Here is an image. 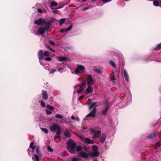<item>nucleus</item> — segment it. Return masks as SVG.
Wrapping results in <instances>:
<instances>
[{"label":"nucleus","instance_id":"473e14b6","mask_svg":"<svg viewBox=\"0 0 161 161\" xmlns=\"http://www.w3.org/2000/svg\"><path fill=\"white\" fill-rule=\"evenodd\" d=\"M72 25H71L68 28H67L66 29H65V31H68L69 30H70L72 28Z\"/></svg>","mask_w":161,"mask_h":161},{"label":"nucleus","instance_id":"e433bc0d","mask_svg":"<svg viewBox=\"0 0 161 161\" xmlns=\"http://www.w3.org/2000/svg\"><path fill=\"white\" fill-rule=\"evenodd\" d=\"M41 105L42 107H45V103L42 101H41Z\"/></svg>","mask_w":161,"mask_h":161},{"label":"nucleus","instance_id":"2f4dec72","mask_svg":"<svg viewBox=\"0 0 161 161\" xmlns=\"http://www.w3.org/2000/svg\"><path fill=\"white\" fill-rule=\"evenodd\" d=\"M42 130L45 133H47L48 132V130L46 128H42Z\"/></svg>","mask_w":161,"mask_h":161},{"label":"nucleus","instance_id":"0eeeda50","mask_svg":"<svg viewBox=\"0 0 161 161\" xmlns=\"http://www.w3.org/2000/svg\"><path fill=\"white\" fill-rule=\"evenodd\" d=\"M39 147L38 146H37L36 148V152L38 154V155H36L34 157H32V158L33 160L36 161H39V158L41 156V155L39 152Z\"/></svg>","mask_w":161,"mask_h":161},{"label":"nucleus","instance_id":"6e6552de","mask_svg":"<svg viewBox=\"0 0 161 161\" xmlns=\"http://www.w3.org/2000/svg\"><path fill=\"white\" fill-rule=\"evenodd\" d=\"M81 141L84 143L92 144L93 141L90 138L81 137L80 138Z\"/></svg>","mask_w":161,"mask_h":161},{"label":"nucleus","instance_id":"72a5a7b5","mask_svg":"<svg viewBox=\"0 0 161 161\" xmlns=\"http://www.w3.org/2000/svg\"><path fill=\"white\" fill-rule=\"evenodd\" d=\"M47 149L48 151L50 152H52L53 151V149L51 148L50 146H48L47 147Z\"/></svg>","mask_w":161,"mask_h":161},{"label":"nucleus","instance_id":"423d86ee","mask_svg":"<svg viewBox=\"0 0 161 161\" xmlns=\"http://www.w3.org/2000/svg\"><path fill=\"white\" fill-rule=\"evenodd\" d=\"M96 111L95 108H94L93 110L85 117L84 118L85 119L90 120L91 117H94L95 115Z\"/></svg>","mask_w":161,"mask_h":161},{"label":"nucleus","instance_id":"dca6fc26","mask_svg":"<svg viewBox=\"0 0 161 161\" xmlns=\"http://www.w3.org/2000/svg\"><path fill=\"white\" fill-rule=\"evenodd\" d=\"M90 100H90L88 101L89 103H88L90 109H91V108L94 107L96 104V103H91V102H90Z\"/></svg>","mask_w":161,"mask_h":161},{"label":"nucleus","instance_id":"aec40b11","mask_svg":"<svg viewBox=\"0 0 161 161\" xmlns=\"http://www.w3.org/2000/svg\"><path fill=\"white\" fill-rule=\"evenodd\" d=\"M153 5L155 6H159V2L157 0H154L153 2Z\"/></svg>","mask_w":161,"mask_h":161},{"label":"nucleus","instance_id":"20e7f679","mask_svg":"<svg viewBox=\"0 0 161 161\" xmlns=\"http://www.w3.org/2000/svg\"><path fill=\"white\" fill-rule=\"evenodd\" d=\"M91 133L92 135V138H96L99 137L101 134L99 130L96 131L94 129L91 128L90 129Z\"/></svg>","mask_w":161,"mask_h":161},{"label":"nucleus","instance_id":"c85d7f7f","mask_svg":"<svg viewBox=\"0 0 161 161\" xmlns=\"http://www.w3.org/2000/svg\"><path fill=\"white\" fill-rule=\"evenodd\" d=\"M65 21V19L64 18L62 19L60 21V25H62Z\"/></svg>","mask_w":161,"mask_h":161},{"label":"nucleus","instance_id":"7c9ffc66","mask_svg":"<svg viewBox=\"0 0 161 161\" xmlns=\"http://www.w3.org/2000/svg\"><path fill=\"white\" fill-rule=\"evenodd\" d=\"M50 54V53L48 51H45L44 53V55L45 56H48Z\"/></svg>","mask_w":161,"mask_h":161},{"label":"nucleus","instance_id":"7ed1b4c3","mask_svg":"<svg viewBox=\"0 0 161 161\" xmlns=\"http://www.w3.org/2000/svg\"><path fill=\"white\" fill-rule=\"evenodd\" d=\"M85 67L82 65H77L75 68L76 73H84L85 72Z\"/></svg>","mask_w":161,"mask_h":161},{"label":"nucleus","instance_id":"f3484780","mask_svg":"<svg viewBox=\"0 0 161 161\" xmlns=\"http://www.w3.org/2000/svg\"><path fill=\"white\" fill-rule=\"evenodd\" d=\"M65 136L67 137H71V135L68 130H66L64 132Z\"/></svg>","mask_w":161,"mask_h":161},{"label":"nucleus","instance_id":"a878e982","mask_svg":"<svg viewBox=\"0 0 161 161\" xmlns=\"http://www.w3.org/2000/svg\"><path fill=\"white\" fill-rule=\"evenodd\" d=\"M55 117L56 118L58 119H62L63 118V116L62 115L58 114H56Z\"/></svg>","mask_w":161,"mask_h":161},{"label":"nucleus","instance_id":"6ab92c4d","mask_svg":"<svg viewBox=\"0 0 161 161\" xmlns=\"http://www.w3.org/2000/svg\"><path fill=\"white\" fill-rule=\"evenodd\" d=\"M124 75L125 80L128 81H129V76L127 71L125 70H124Z\"/></svg>","mask_w":161,"mask_h":161},{"label":"nucleus","instance_id":"bb28decb","mask_svg":"<svg viewBox=\"0 0 161 161\" xmlns=\"http://www.w3.org/2000/svg\"><path fill=\"white\" fill-rule=\"evenodd\" d=\"M95 71L98 74H100L101 73V70L99 69L95 68L94 69Z\"/></svg>","mask_w":161,"mask_h":161},{"label":"nucleus","instance_id":"4d7b16f0","mask_svg":"<svg viewBox=\"0 0 161 161\" xmlns=\"http://www.w3.org/2000/svg\"><path fill=\"white\" fill-rule=\"evenodd\" d=\"M89 8H83V10H86L87 9H88Z\"/></svg>","mask_w":161,"mask_h":161},{"label":"nucleus","instance_id":"bf43d9fd","mask_svg":"<svg viewBox=\"0 0 161 161\" xmlns=\"http://www.w3.org/2000/svg\"><path fill=\"white\" fill-rule=\"evenodd\" d=\"M28 153L29 155H30V153L29 152V149L28 150Z\"/></svg>","mask_w":161,"mask_h":161},{"label":"nucleus","instance_id":"c03bdc74","mask_svg":"<svg viewBox=\"0 0 161 161\" xmlns=\"http://www.w3.org/2000/svg\"><path fill=\"white\" fill-rule=\"evenodd\" d=\"M78 158L77 157H75L72 159V161H77L78 160Z\"/></svg>","mask_w":161,"mask_h":161},{"label":"nucleus","instance_id":"37998d69","mask_svg":"<svg viewBox=\"0 0 161 161\" xmlns=\"http://www.w3.org/2000/svg\"><path fill=\"white\" fill-rule=\"evenodd\" d=\"M85 94L84 95H82L81 96H80L78 98V100H81L83 99V97L85 96Z\"/></svg>","mask_w":161,"mask_h":161},{"label":"nucleus","instance_id":"4468645a","mask_svg":"<svg viewBox=\"0 0 161 161\" xmlns=\"http://www.w3.org/2000/svg\"><path fill=\"white\" fill-rule=\"evenodd\" d=\"M38 56L40 60L42 59L43 58V52L42 50H41L39 51Z\"/></svg>","mask_w":161,"mask_h":161},{"label":"nucleus","instance_id":"8fccbe9b","mask_svg":"<svg viewBox=\"0 0 161 161\" xmlns=\"http://www.w3.org/2000/svg\"><path fill=\"white\" fill-rule=\"evenodd\" d=\"M66 31H65V30L62 29L60 31V32H62V33H63V32H64Z\"/></svg>","mask_w":161,"mask_h":161},{"label":"nucleus","instance_id":"c756f323","mask_svg":"<svg viewBox=\"0 0 161 161\" xmlns=\"http://www.w3.org/2000/svg\"><path fill=\"white\" fill-rule=\"evenodd\" d=\"M47 108L51 110H52L53 109V108L52 106L49 105H47Z\"/></svg>","mask_w":161,"mask_h":161},{"label":"nucleus","instance_id":"052dcab7","mask_svg":"<svg viewBox=\"0 0 161 161\" xmlns=\"http://www.w3.org/2000/svg\"><path fill=\"white\" fill-rule=\"evenodd\" d=\"M40 63L41 65H43V64H42V63L40 61Z\"/></svg>","mask_w":161,"mask_h":161},{"label":"nucleus","instance_id":"9d476101","mask_svg":"<svg viewBox=\"0 0 161 161\" xmlns=\"http://www.w3.org/2000/svg\"><path fill=\"white\" fill-rule=\"evenodd\" d=\"M86 84V80H85L84 81L82 82V86H80L79 85H77L75 86V88H77L79 87H80L79 89L77 91V93H79L80 92L83 90L84 89V86Z\"/></svg>","mask_w":161,"mask_h":161},{"label":"nucleus","instance_id":"ddd939ff","mask_svg":"<svg viewBox=\"0 0 161 161\" xmlns=\"http://www.w3.org/2000/svg\"><path fill=\"white\" fill-rule=\"evenodd\" d=\"M79 156L83 158H87L88 156V155L85 152L81 151L80 152Z\"/></svg>","mask_w":161,"mask_h":161},{"label":"nucleus","instance_id":"a18cd8bd","mask_svg":"<svg viewBox=\"0 0 161 161\" xmlns=\"http://www.w3.org/2000/svg\"><path fill=\"white\" fill-rule=\"evenodd\" d=\"M112 0H103V1L104 3L110 2Z\"/></svg>","mask_w":161,"mask_h":161},{"label":"nucleus","instance_id":"2eb2a0df","mask_svg":"<svg viewBox=\"0 0 161 161\" xmlns=\"http://www.w3.org/2000/svg\"><path fill=\"white\" fill-rule=\"evenodd\" d=\"M42 98L44 99H47V95L46 92L43 91L42 93Z\"/></svg>","mask_w":161,"mask_h":161},{"label":"nucleus","instance_id":"864d4df0","mask_svg":"<svg viewBox=\"0 0 161 161\" xmlns=\"http://www.w3.org/2000/svg\"><path fill=\"white\" fill-rule=\"evenodd\" d=\"M75 119L78 121H79V118L77 117L75 118Z\"/></svg>","mask_w":161,"mask_h":161},{"label":"nucleus","instance_id":"412c9836","mask_svg":"<svg viewBox=\"0 0 161 161\" xmlns=\"http://www.w3.org/2000/svg\"><path fill=\"white\" fill-rule=\"evenodd\" d=\"M33 142H31L30 144V147L32 149V152H33L35 148V146H34Z\"/></svg>","mask_w":161,"mask_h":161},{"label":"nucleus","instance_id":"1a4fd4ad","mask_svg":"<svg viewBox=\"0 0 161 161\" xmlns=\"http://www.w3.org/2000/svg\"><path fill=\"white\" fill-rule=\"evenodd\" d=\"M46 22V20L44 19L40 18L38 20H36L35 22V24L38 25H42L44 24Z\"/></svg>","mask_w":161,"mask_h":161},{"label":"nucleus","instance_id":"e2e57ef3","mask_svg":"<svg viewBox=\"0 0 161 161\" xmlns=\"http://www.w3.org/2000/svg\"><path fill=\"white\" fill-rule=\"evenodd\" d=\"M93 1H95L96 0H92Z\"/></svg>","mask_w":161,"mask_h":161},{"label":"nucleus","instance_id":"58836bf2","mask_svg":"<svg viewBox=\"0 0 161 161\" xmlns=\"http://www.w3.org/2000/svg\"><path fill=\"white\" fill-rule=\"evenodd\" d=\"M161 47V43L158 45L156 47V49H159Z\"/></svg>","mask_w":161,"mask_h":161},{"label":"nucleus","instance_id":"f257e3e1","mask_svg":"<svg viewBox=\"0 0 161 161\" xmlns=\"http://www.w3.org/2000/svg\"><path fill=\"white\" fill-rule=\"evenodd\" d=\"M67 149L69 151L72 153H75L76 144L75 142L72 140H69L67 142Z\"/></svg>","mask_w":161,"mask_h":161},{"label":"nucleus","instance_id":"603ef678","mask_svg":"<svg viewBox=\"0 0 161 161\" xmlns=\"http://www.w3.org/2000/svg\"><path fill=\"white\" fill-rule=\"evenodd\" d=\"M37 10H38V11L39 12H40V13H42V11L41 9H38Z\"/></svg>","mask_w":161,"mask_h":161},{"label":"nucleus","instance_id":"0e129e2a","mask_svg":"<svg viewBox=\"0 0 161 161\" xmlns=\"http://www.w3.org/2000/svg\"><path fill=\"white\" fill-rule=\"evenodd\" d=\"M160 7H161V3H160Z\"/></svg>","mask_w":161,"mask_h":161},{"label":"nucleus","instance_id":"49530a36","mask_svg":"<svg viewBox=\"0 0 161 161\" xmlns=\"http://www.w3.org/2000/svg\"><path fill=\"white\" fill-rule=\"evenodd\" d=\"M45 60L47 61H51V58L49 57L46 58H45Z\"/></svg>","mask_w":161,"mask_h":161},{"label":"nucleus","instance_id":"c9c22d12","mask_svg":"<svg viewBox=\"0 0 161 161\" xmlns=\"http://www.w3.org/2000/svg\"><path fill=\"white\" fill-rule=\"evenodd\" d=\"M56 71V69H52L50 71V74H53L54 72H55Z\"/></svg>","mask_w":161,"mask_h":161},{"label":"nucleus","instance_id":"a19ab883","mask_svg":"<svg viewBox=\"0 0 161 161\" xmlns=\"http://www.w3.org/2000/svg\"><path fill=\"white\" fill-rule=\"evenodd\" d=\"M43 67H44V68L47 69H48L49 65L48 64H46L44 65H43Z\"/></svg>","mask_w":161,"mask_h":161},{"label":"nucleus","instance_id":"ea45409f","mask_svg":"<svg viewBox=\"0 0 161 161\" xmlns=\"http://www.w3.org/2000/svg\"><path fill=\"white\" fill-rule=\"evenodd\" d=\"M155 136V134L154 133L151 134L148 136V137L149 138H152L153 137Z\"/></svg>","mask_w":161,"mask_h":161},{"label":"nucleus","instance_id":"4c0bfd02","mask_svg":"<svg viewBox=\"0 0 161 161\" xmlns=\"http://www.w3.org/2000/svg\"><path fill=\"white\" fill-rule=\"evenodd\" d=\"M81 149H82V148L81 146H77L76 147V149H77V151H80V150H81Z\"/></svg>","mask_w":161,"mask_h":161},{"label":"nucleus","instance_id":"3c124183","mask_svg":"<svg viewBox=\"0 0 161 161\" xmlns=\"http://www.w3.org/2000/svg\"><path fill=\"white\" fill-rule=\"evenodd\" d=\"M49 42L52 45H54V42H53L52 41H50Z\"/></svg>","mask_w":161,"mask_h":161},{"label":"nucleus","instance_id":"680f3d73","mask_svg":"<svg viewBox=\"0 0 161 161\" xmlns=\"http://www.w3.org/2000/svg\"><path fill=\"white\" fill-rule=\"evenodd\" d=\"M82 1L83 2H85L86 1V0H82Z\"/></svg>","mask_w":161,"mask_h":161},{"label":"nucleus","instance_id":"b1692460","mask_svg":"<svg viewBox=\"0 0 161 161\" xmlns=\"http://www.w3.org/2000/svg\"><path fill=\"white\" fill-rule=\"evenodd\" d=\"M108 106L107 105H106V108L103 110L102 112V113L103 114L105 115L107 112L108 110Z\"/></svg>","mask_w":161,"mask_h":161},{"label":"nucleus","instance_id":"69168bd1","mask_svg":"<svg viewBox=\"0 0 161 161\" xmlns=\"http://www.w3.org/2000/svg\"><path fill=\"white\" fill-rule=\"evenodd\" d=\"M95 161H97V160H95Z\"/></svg>","mask_w":161,"mask_h":161},{"label":"nucleus","instance_id":"a211bd4d","mask_svg":"<svg viewBox=\"0 0 161 161\" xmlns=\"http://www.w3.org/2000/svg\"><path fill=\"white\" fill-rule=\"evenodd\" d=\"M106 138V135L105 134H103L100 137V140L102 143L104 142Z\"/></svg>","mask_w":161,"mask_h":161},{"label":"nucleus","instance_id":"09e8293b","mask_svg":"<svg viewBox=\"0 0 161 161\" xmlns=\"http://www.w3.org/2000/svg\"><path fill=\"white\" fill-rule=\"evenodd\" d=\"M47 48L49 49H50L51 51H54L50 47H49V46H48L47 47Z\"/></svg>","mask_w":161,"mask_h":161},{"label":"nucleus","instance_id":"39448f33","mask_svg":"<svg viewBox=\"0 0 161 161\" xmlns=\"http://www.w3.org/2000/svg\"><path fill=\"white\" fill-rule=\"evenodd\" d=\"M92 149L93 152H92L90 153V155L92 157H98L99 156V153L97 151L98 150L97 147L95 145H93L92 146Z\"/></svg>","mask_w":161,"mask_h":161},{"label":"nucleus","instance_id":"9b49d317","mask_svg":"<svg viewBox=\"0 0 161 161\" xmlns=\"http://www.w3.org/2000/svg\"><path fill=\"white\" fill-rule=\"evenodd\" d=\"M87 83L88 85H92L94 83V80L93 79L92 77L88 75L87 78Z\"/></svg>","mask_w":161,"mask_h":161},{"label":"nucleus","instance_id":"f8f14e48","mask_svg":"<svg viewBox=\"0 0 161 161\" xmlns=\"http://www.w3.org/2000/svg\"><path fill=\"white\" fill-rule=\"evenodd\" d=\"M93 91V88L91 85H88V86L85 91V94L90 93Z\"/></svg>","mask_w":161,"mask_h":161},{"label":"nucleus","instance_id":"393cba45","mask_svg":"<svg viewBox=\"0 0 161 161\" xmlns=\"http://www.w3.org/2000/svg\"><path fill=\"white\" fill-rule=\"evenodd\" d=\"M57 5V3L56 2H52L51 4V6L50 8L51 9H53L52 8V7L53 6H56Z\"/></svg>","mask_w":161,"mask_h":161},{"label":"nucleus","instance_id":"79ce46f5","mask_svg":"<svg viewBox=\"0 0 161 161\" xmlns=\"http://www.w3.org/2000/svg\"><path fill=\"white\" fill-rule=\"evenodd\" d=\"M160 145V143L159 142H157L156 144V146L157 147H159Z\"/></svg>","mask_w":161,"mask_h":161},{"label":"nucleus","instance_id":"cd10ccee","mask_svg":"<svg viewBox=\"0 0 161 161\" xmlns=\"http://www.w3.org/2000/svg\"><path fill=\"white\" fill-rule=\"evenodd\" d=\"M110 64L114 68H115L116 67V65L114 63V62L112 61H110L109 62Z\"/></svg>","mask_w":161,"mask_h":161},{"label":"nucleus","instance_id":"de8ad7c7","mask_svg":"<svg viewBox=\"0 0 161 161\" xmlns=\"http://www.w3.org/2000/svg\"><path fill=\"white\" fill-rule=\"evenodd\" d=\"M64 69V68H59L58 69V71L60 72H62V70Z\"/></svg>","mask_w":161,"mask_h":161},{"label":"nucleus","instance_id":"4be33fe9","mask_svg":"<svg viewBox=\"0 0 161 161\" xmlns=\"http://www.w3.org/2000/svg\"><path fill=\"white\" fill-rule=\"evenodd\" d=\"M67 58L64 57H60L58 58V60L60 62H63L65 61Z\"/></svg>","mask_w":161,"mask_h":161},{"label":"nucleus","instance_id":"6e6d98bb","mask_svg":"<svg viewBox=\"0 0 161 161\" xmlns=\"http://www.w3.org/2000/svg\"><path fill=\"white\" fill-rule=\"evenodd\" d=\"M58 12V11L57 10H54L53 11V13H57Z\"/></svg>","mask_w":161,"mask_h":161},{"label":"nucleus","instance_id":"5701e85b","mask_svg":"<svg viewBox=\"0 0 161 161\" xmlns=\"http://www.w3.org/2000/svg\"><path fill=\"white\" fill-rule=\"evenodd\" d=\"M45 31V29L43 28H41L39 30L38 32L40 34H42Z\"/></svg>","mask_w":161,"mask_h":161},{"label":"nucleus","instance_id":"13d9d810","mask_svg":"<svg viewBox=\"0 0 161 161\" xmlns=\"http://www.w3.org/2000/svg\"><path fill=\"white\" fill-rule=\"evenodd\" d=\"M84 149L85 150H86V151H87V148H86V147H84Z\"/></svg>","mask_w":161,"mask_h":161},{"label":"nucleus","instance_id":"5fc2aeb1","mask_svg":"<svg viewBox=\"0 0 161 161\" xmlns=\"http://www.w3.org/2000/svg\"><path fill=\"white\" fill-rule=\"evenodd\" d=\"M71 119H75V117H74V116H72L71 117Z\"/></svg>","mask_w":161,"mask_h":161},{"label":"nucleus","instance_id":"f704fd0d","mask_svg":"<svg viewBox=\"0 0 161 161\" xmlns=\"http://www.w3.org/2000/svg\"><path fill=\"white\" fill-rule=\"evenodd\" d=\"M45 111H46V114L47 115L50 114L52 113V112L51 111H48L47 110H45Z\"/></svg>","mask_w":161,"mask_h":161},{"label":"nucleus","instance_id":"f03ea898","mask_svg":"<svg viewBox=\"0 0 161 161\" xmlns=\"http://www.w3.org/2000/svg\"><path fill=\"white\" fill-rule=\"evenodd\" d=\"M51 131L53 132H56V136H59L60 134V127L58 125L53 124L51 125L50 127Z\"/></svg>","mask_w":161,"mask_h":161}]
</instances>
